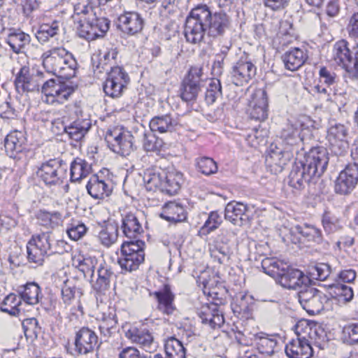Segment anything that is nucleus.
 Instances as JSON below:
<instances>
[{
	"instance_id": "obj_24",
	"label": "nucleus",
	"mask_w": 358,
	"mask_h": 358,
	"mask_svg": "<svg viewBox=\"0 0 358 358\" xmlns=\"http://www.w3.org/2000/svg\"><path fill=\"white\" fill-rule=\"evenodd\" d=\"M199 315L203 324H208L213 329L220 327L224 322V316L216 303L203 305Z\"/></svg>"
},
{
	"instance_id": "obj_32",
	"label": "nucleus",
	"mask_w": 358,
	"mask_h": 358,
	"mask_svg": "<svg viewBox=\"0 0 358 358\" xmlns=\"http://www.w3.org/2000/svg\"><path fill=\"white\" fill-rule=\"evenodd\" d=\"M113 277L114 273L110 266L106 263L100 264L97 269V277L95 282L93 283L94 289L99 292H103L108 289L110 281Z\"/></svg>"
},
{
	"instance_id": "obj_17",
	"label": "nucleus",
	"mask_w": 358,
	"mask_h": 358,
	"mask_svg": "<svg viewBox=\"0 0 358 358\" xmlns=\"http://www.w3.org/2000/svg\"><path fill=\"white\" fill-rule=\"evenodd\" d=\"M256 66L247 59L241 58L232 67V83L237 86L248 83L256 74Z\"/></svg>"
},
{
	"instance_id": "obj_13",
	"label": "nucleus",
	"mask_w": 358,
	"mask_h": 358,
	"mask_svg": "<svg viewBox=\"0 0 358 358\" xmlns=\"http://www.w3.org/2000/svg\"><path fill=\"white\" fill-rule=\"evenodd\" d=\"M303 324H298L296 327L298 338L292 340L285 346V353L289 358H310L313 356V348L306 336H300Z\"/></svg>"
},
{
	"instance_id": "obj_14",
	"label": "nucleus",
	"mask_w": 358,
	"mask_h": 358,
	"mask_svg": "<svg viewBox=\"0 0 358 358\" xmlns=\"http://www.w3.org/2000/svg\"><path fill=\"white\" fill-rule=\"evenodd\" d=\"M294 157L293 151L289 148H273L266 156L265 163L267 169L273 173L278 174L283 170L288 162Z\"/></svg>"
},
{
	"instance_id": "obj_39",
	"label": "nucleus",
	"mask_w": 358,
	"mask_h": 358,
	"mask_svg": "<svg viewBox=\"0 0 358 358\" xmlns=\"http://www.w3.org/2000/svg\"><path fill=\"white\" fill-rule=\"evenodd\" d=\"M351 52L348 41L343 39L340 40L336 42L333 46L331 59L336 64L343 68Z\"/></svg>"
},
{
	"instance_id": "obj_9",
	"label": "nucleus",
	"mask_w": 358,
	"mask_h": 358,
	"mask_svg": "<svg viewBox=\"0 0 358 358\" xmlns=\"http://www.w3.org/2000/svg\"><path fill=\"white\" fill-rule=\"evenodd\" d=\"M299 301L310 315H316L324 309L328 297L316 288L308 285L298 292Z\"/></svg>"
},
{
	"instance_id": "obj_3",
	"label": "nucleus",
	"mask_w": 358,
	"mask_h": 358,
	"mask_svg": "<svg viewBox=\"0 0 358 358\" xmlns=\"http://www.w3.org/2000/svg\"><path fill=\"white\" fill-rule=\"evenodd\" d=\"M329 162L328 152L322 147L311 149L303 160L296 162L289 176V185L301 189L305 184L320 178L325 171Z\"/></svg>"
},
{
	"instance_id": "obj_49",
	"label": "nucleus",
	"mask_w": 358,
	"mask_h": 358,
	"mask_svg": "<svg viewBox=\"0 0 358 358\" xmlns=\"http://www.w3.org/2000/svg\"><path fill=\"white\" fill-rule=\"evenodd\" d=\"M196 167L201 173L209 176L217 171V166L213 159L207 157H199L196 159Z\"/></svg>"
},
{
	"instance_id": "obj_35",
	"label": "nucleus",
	"mask_w": 358,
	"mask_h": 358,
	"mask_svg": "<svg viewBox=\"0 0 358 358\" xmlns=\"http://www.w3.org/2000/svg\"><path fill=\"white\" fill-rule=\"evenodd\" d=\"M90 127L89 120L82 119L74 121L64 129L71 139L78 142L85 136Z\"/></svg>"
},
{
	"instance_id": "obj_4",
	"label": "nucleus",
	"mask_w": 358,
	"mask_h": 358,
	"mask_svg": "<svg viewBox=\"0 0 358 358\" xmlns=\"http://www.w3.org/2000/svg\"><path fill=\"white\" fill-rule=\"evenodd\" d=\"M279 235L284 243L296 244L301 241L320 244L323 241L322 231L317 227L305 224L292 227L282 226L279 229Z\"/></svg>"
},
{
	"instance_id": "obj_56",
	"label": "nucleus",
	"mask_w": 358,
	"mask_h": 358,
	"mask_svg": "<svg viewBox=\"0 0 358 358\" xmlns=\"http://www.w3.org/2000/svg\"><path fill=\"white\" fill-rule=\"evenodd\" d=\"M81 294L80 289L70 285L68 281L64 282V285L62 289V296L65 303L70 304L73 299L76 296L80 297Z\"/></svg>"
},
{
	"instance_id": "obj_20",
	"label": "nucleus",
	"mask_w": 358,
	"mask_h": 358,
	"mask_svg": "<svg viewBox=\"0 0 358 358\" xmlns=\"http://www.w3.org/2000/svg\"><path fill=\"white\" fill-rule=\"evenodd\" d=\"M144 24L140 14L126 12L118 17V29L124 34L134 36L141 31Z\"/></svg>"
},
{
	"instance_id": "obj_46",
	"label": "nucleus",
	"mask_w": 358,
	"mask_h": 358,
	"mask_svg": "<svg viewBox=\"0 0 358 358\" xmlns=\"http://www.w3.org/2000/svg\"><path fill=\"white\" fill-rule=\"evenodd\" d=\"M164 348L167 358H185V349L182 343L174 337L166 341Z\"/></svg>"
},
{
	"instance_id": "obj_62",
	"label": "nucleus",
	"mask_w": 358,
	"mask_h": 358,
	"mask_svg": "<svg viewBox=\"0 0 358 358\" xmlns=\"http://www.w3.org/2000/svg\"><path fill=\"white\" fill-rule=\"evenodd\" d=\"M62 223V216L58 211L46 210V229L48 224L50 228L54 229L59 227Z\"/></svg>"
},
{
	"instance_id": "obj_58",
	"label": "nucleus",
	"mask_w": 358,
	"mask_h": 358,
	"mask_svg": "<svg viewBox=\"0 0 358 358\" xmlns=\"http://www.w3.org/2000/svg\"><path fill=\"white\" fill-rule=\"evenodd\" d=\"M320 82L325 84L329 87L335 89V85L337 83V77L334 72L328 69L326 67H322L319 71Z\"/></svg>"
},
{
	"instance_id": "obj_47",
	"label": "nucleus",
	"mask_w": 358,
	"mask_h": 358,
	"mask_svg": "<svg viewBox=\"0 0 358 358\" xmlns=\"http://www.w3.org/2000/svg\"><path fill=\"white\" fill-rule=\"evenodd\" d=\"M40 288L37 284L30 282L25 285L22 290H19V294L22 297V301L26 303L34 305L38 302V294Z\"/></svg>"
},
{
	"instance_id": "obj_43",
	"label": "nucleus",
	"mask_w": 358,
	"mask_h": 358,
	"mask_svg": "<svg viewBox=\"0 0 358 358\" xmlns=\"http://www.w3.org/2000/svg\"><path fill=\"white\" fill-rule=\"evenodd\" d=\"M73 264L85 277H94V268L97 264V259L95 257L79 256L73 259Z\"/></svg>"
},
{
	"instance_id": "obj_41",
	"label": "nucleus",
	"mask_w": 358,
	"mask_h": 358,
	"mask_svg": "<svg viewBox=\"0 0 358 358\" xmlns=\"http://www.w3.org/2000/svg\"><path fill=\"white\" fill-rule=\"evenodd\" d=\"M254 341L259 352L268 355L274 353L278 343L275 338L262 332L255 335Z\"/></svg>"
},
{
	"instance_id": "obj_2",
	"label": "nucleus",
	"mask_w": 358,
	"mask_h": 358,
	"mask_svg": "<svg viewBox=\"0 0 358 358\" xmlns=\"http://www.w3.org/2000/svg\"><path fill=\"white\" fill-rule=\"evenodd\" d=\"M231 24L227 13L219 11L213 13L206 5H199L187 15L184 28L186 41L192 44H199L208 36L217 38L222 36Z\"/></svg>"
},
{
	"instance_id": "obj_61",
	"label": "nucleus",
	"mask_w": 358,
	"mask_h": 358,
	"mask_svg": "<svg viewBox=\"0 0 358 358\" xmlns=\"http://www.w3.org/2000/svg\"><path fill=\"white\" fill-rule=\"evenodd\" d=\"M116 324L117 322L113 317L103 318L99 324L101 334L106 337L110 336L113 333V331L115 329Z\"/></svg>"
},
{
	"instance_id": "obj_31",
	"label": "nucleus",
	"mask_w": 358,
	"mask_h": 358,
	"mask_svg": "<svg viewBox=\"0 0 358 358\" xmlns=\"http://www.w3.org/2000/svg\"><path fill=\"white\" fill-rule=\"evenodd\" d=\"M182 182L183 176L182 173L177 171L164 172L162 192L169 195H175L180 189Z\"/></svg>"
},
{
	"instance_id": "obj_11",
	"label": "nucleus",
	"mask_w": 358,
	"mask_h": 358,
	"mask_svg": "<svg viewBox=\"0 0 358 358\" xmlns=\"http://www.w3.org/2000/svg\"><path fill=\"white\" fill-rule=\"evenodd\" d=\"M202 68L191 67L187 76L183 80L180 92L181 99L185 102L196 100L201 91Z\"/></svg>"
},
{
	"instance_id": "obj_48",
	"label": "nucleus",
	"mask_w": 358,
	"mask_h": 358,
	"mask_svg": "<svg viewBox=\"0 0 358 358\" xmlns=\"http://www.w3.org/2000/svg\"><path fill=\"white\" fill-rule=\"evenodd\" d=\"M331 294L338 301L345 303L350 301L354 296L351 287L342 283H336L329 285Z\"/></svg>"
},
{
	"instance_id": "obj_42",
	"label": "nucleus",
	"mask_w": 358,
	"mask_h": 358,
	"mask_svg": "<svg viewBox=\"0 0 358 358\" xmlns=\"http://www.w3.org/2000/svg\"><path fill=\"white\" fill-rule=\"evenodd\" d=\"M91 165L85 160L76 158L71 164V179L72 181H79L87 177L91 172Z\"/></svg>"
},
{
	"instance_id": "obj_50",
	"label": "nucleus",
	"mask_w": 358,
	"mask_h": 358,
	"mask_svg": "<svg viewBox=\"0 0 358 358\" xmlns=\"http://www.w3.org/2000/svg\"><path fill=\"white\" fill-rule=\"evenodd\" d=\"M322 222L323 228L327 234L335 233L342 228L340 220L329 212L324 213Z\"/></svg>"
},
{
	"instance_id": "obj_23",
	"label": "nucleus",
	"mask_w": 358,
	"mask_h": 358,
	"mask_svg": "<svg viewBox=\"0 0 358 358\" xmlns=\"http://www.w3.org/2000/svg\"><path fill=\"white\" fill-rule=\"evenodd\" d=\"M97 343V336L88 328H82L76 334L75 345L80 354L85 355L93 351Z\"/></svg>"
},
{
	"instance_id": "obj_12",
	"label": "nucleus",
	"mask_w": 358,
	"mask_h": 358,
	"mask_svg": "<svg viewBox=\"0 0 358 358\" xmlns=\"http://www.w3.org/2000/svg\"><path fill=\"white\" fill-rule=\"evenodd\" d=\"M268 96L264 89L254 91L248 100L247 113L251 119L264 121L268 117Z\"/></svg>"
},
{
	"instance_id": "obj_6",
	"label": "nucleus",
	"mask_w": 358,
	"mask_h": 358,
	"mask_svg": "<svg viewBox=\"0 0 358 358\" xmlns=\"http://www.w3.org/2000/svg\"><path fill=\"white\" fill-rule=\"evenodd\" d=\"M105 140L108 148L115 153L128 156L134 150V136L123 127H115L106 131Z\"/></svg>"
},
{
	"instance_id": "obj_40",
	"label": "nucleus",
	"mask_w": 358,
	"mask_h": 358,
	"mask_svg": "<svg viewBox=\"0 0 358 358\" xmlns=\"http://www.w3.org/2000/svg\"><path fill=\"white\" fill-rule=\"evenodd\" d=\"M122 227L125 236L130 239L136 238L143 231L137 217L132 213L127 214L122 219Z\"/></svg>"
},
{
	"instance_id": "obj_1",
	"label": "nucleus",
	"mask_w": 358,
	"mask_h": 358,
	"mask_svg": "<svg viewBox=\"0 0 358 358\" xmlns=\"http://www.w3.org/2000/svg\"><path fill=\"white\" fill-rule=\"evenodd\" d=\"M76 64L64 48L46 52V73L55 76L46 81V103L63 104L73 94V86L64 80L75 76Z\"/></svg>"
},
{
	"instance_id": "obj_59",
	"label": "nucleus",
	"mask_w": 358,
	"mask_h": 358,
	"mask_svg": "<svg viewBox=\"0 0 358 358\" xmlns=\"http://www.w3.org/2000/svg\"><path fill=\"white\" fill-rule=\"evenodd\" d=\"M69 238L73 241L81 238L87 232V227L83 223L71 224L66 231Z\"/></svg>"
},
{
	"instance_id": "obj_16",
	"label": "nucleus",
	"mask_w": 358,
	"mask_h": 358,
	"mask_svg": "<svg viewBox=\"0 0 358 358\" xmlns=\"http://www.w3.org/2000/svg\"><path fill=\"white\" fill-rule=\"evenodd\" d=\"M251 215L249 206L242 202L231 201L224 209L225 220L236 226L248 224Z\"/></svg>"
},
{
	"instance_id": "obj_7",
	"label": "nucleus",
	"mask_w": 358,
	"mask_h": 358,
	"mask_svg": "<svg viewBox=\"0 0 358 358\" xmlns=\"http://www.w3.org/2000/svg\"><path fill=\"white\" fill-rule=\"evenodd\" d=\"M87 13V17H84V23L80 24L79 34L81 37L88 41L94 40L103 36L110 27V21L106 17H98L93 8H85L82 10Z\"/></svg>"
},
{
	"instance_id": "obj_38",
	"label": "nucleus",
	"mask_w": 358,
	"mask_h": 358,
	"mask_svg": "<svg viewBox=\"0 0 358 358\" xmlns=\"http://www.w3.org/2000/svg\"><path fill=\"white\" fill-rule=\"evenodd\" d=\"M223 239L222 236L219 237L213 247L210 249L211 257L217 259L220 264L228 262L232 254L227 241Z\"/></svg>"
},
{
	"instance_id": "obj_22",
	"label": "nucleus",
	"mask_w": 358,
	"mask_h": 358,
	"mask_svg": "<svg viewBox=\"0 0 358 358\" xmlns=\"http://www.w3.org/2000/svg\"><path fill=\"white\" fill-rule=\"evenodd\" d=\"M65 178L66 169L61 160L53 159L46 162V185H54L57 191H60Z\"/></svg>"
},
{
	"instance_id": "obj_15",
	"label": "nucleus",
	"mask_w": 358,
	"mask_h": 358,
	"mask_svg": "<svg viewBox=\"0 0 358 358\" xmlns=\"http://www.w3.org/2000/svg\"><path fill=\"white\" fill-rule=\"evenodd\" d=\"M357 182V166L355 164L348 165L337 177L335 181V192L340 194H348L355 189Z\"/></svg>"
},
{
	"instance_id": "obj_63",
	"label": "nucleus",
	"mask_w": 358,
	"mask_h": 358,
	"mask_svg": "<svg viewBox=\"0 0 358 358\" xmlns=\"http://www.w3.org/2000/svg\"><path fill=\"white\" fill-rule=\"evenodd\" d=\"M119 358H152V357L141 354L136 348L127 347L120 352Z\"/></svg>"
},
{
	"instance_id": "obj_37",
	"label": "nucleus",
	"mask_w": 358,
	"mask_h": 358,
	"mask_svg": "<svg viewBox=\"0 0 358 358\" xmlns=\"http://www.w3.org/2000/svg\"><path fill=\"white\" fill-rule=\"evenodd\" d=\"M164 172L155 169H148L144 172L143 181L149 191L159 190L162 192Z\"/></svg>"
},
{
	"instance_id": "obj_54",
	"label": "nucleus",
	"mask_w": 358,
	"mask_h": 358,
	"mask_svg": "<svg viewBox=\"0 0 358 358\" xmlns=\"http://www.w3.org/2000/svg\"><path fill=\"white\" fill-rule=\"evenodd\" d=\"M222 94V87L219 80L213 79L206 92V101L208 103H213Z\"/></svg>"
},
{
	"instance_id": "obj_5",
	"label": "nucleus",
	"mask_w": 358,
	"mask_h": 358,
	"mask_svg": "<svg viewBox=\"0 0 358 358\" xmlns=\"http://www.w3.org/2000/svg\"><path fill=\"white\" fill-rule=\"evenodd\" d=\"M144 245L145 243L141 240L127 241L122 244L118 263L122 270L135 271L144 262Z\"/></svg>"
},
{
	"instance_id": "obj_44",
	"label": "nucleus",
	"mask_w": 358,
	"mask_h": 358,
	"mask_svg": "<svg viewBox=\"0 0 358 358\" xmlns=\"http://www.w3.org/2000/svg\"><path fill=\"white\" fill-rule=\"evenodd\" d=\"M285 266L282 262L274 257L265 258L262 262V266L264 273L275 278L276 280L283 273Z\"/></svg>"
},
{
	"instance_id": "obj_45",
	"label": "nucleus",
	"mask_w": 358,
	"mask_h": 358,
	"mask_svg": "<svg viewBox=\"0 0 358 358\" xmlns=\"http://www.w3.org/2000/svg\"><path fill=\"white\" fill-rule=\"evenodd\" d=\"M29 41V36L22 31L11 32L6 38L7 43L15 53H20Z\"/></svg>"
},
{
	"instance_id": "obj_19",
	"label": "nucleus",
	"mask_w": 358,
	"mask_h": 358,
	"mask_svg": "<svg viewBox=\"0 0 358 358\" xmlns=\"http://www.w3.org/2000/svg\"><path fill=\"white\" fill-rule=\"evenodd\" d=\"M125 336L131 342L138 345L145 351L152 353L157 348V343L152 335L146 329L131 327L125 331Z\"/></svg>"
},
{
	"instance_id": "obj_33",
	"label": "nucleus",
	"mask_w": 358,
	"mask_h": 358,
	"mask_svg": "<svg viewBox=\"0 0 358 358\" xmlns=\"http://www.w3.org/2000/svg\"><path fill=\"white\" fill-rule=\"evenodd\" d=\"M149 126L152 131L171 132L176 129L178 122L170 115L156 116L150 120Z\"/></svg>"
},
{
	"instance_id": "obj_34",
	"label": "nucleus",
	"mask_w": 358,
	"mask_h": 358,
	"mask_svg": "<svg viewBox=\"0 0 358 358\" xmlns=\"http://www.w3.org/2000/svg\"><path fill=\"white\" fill-rule=\"evenodd\" d=\"M161 217L169 222H180L185 220L186 213L181 205L169 202L164 206Z\"/></svg>"
},
{
	"instance_id": "obj_57",
	"label": "nucleus",
	"mask_w": 358,
	"mask_h": 358,
	"mask_svg": "<svg viewBox=\"0 0 358 358\" xmlns=\"http://www.w3.org/2000/svg\"><path fill=\"white\" fill-rule=\"evenodd\" d=\"M331 267L328 264L318 263L312 268L310 274L317 280H325L331 274Z\"/></svg>"
},
{
	"instance_id": "obj_21",
	"label": "nucleus",
	"mask_w": 358,
	"mask_h": 358,
	"mask_svg": "<svg viewBox=\"0 0 358 358\" xmlns=\"http://www.w3.org/2000/svg\"><path fill=\"white\" fill-rule=\"evenodd\" d=\"M89 194L96 199H103L110 195L113 191L112 182L102 176H92L86 186Z\"/></svg>"
},
{
	"instance_id": "obj_51",
	"label": "nucleus",
	"mask_w": 358,
	"mask_h": 358,
	"mask_svg": "<svg viewBox=\"0 0 358 358\" xmlns=\"http://www.w3.org/2000/svg\"><path fill=\"white\" fill-rule=\"evenodd\" d=\"M343 69L348 72L350 77L358 78V46L352 48L349 58Z\"/></svg>"
},
{
	"instance_id": "obj_28",
	"label": "nucleus",
	"mask_w": 358,
	"mask_h": 358,
	"mask_svg": "<svg viewBox=\"0 0 358 358\" xmlns=\"http://www.w3.org/2000/svg\"><path fill=\"white\" fill-rule=\"evenodd\" d=\"M20 296L10 293L0 301V310L13 317H19L24 312Z\"/></svg>"
},
{
	"instance_id": "obj_27",
	"label": "nucleus",
	"mask_w": 358,
	"mask_h": 358,
	"mask_svg": "<svg viewBox=\"0 0 358 358\" xmlns=\"http://www.w3.org/2000/svg\"><path fill=\"white\" fill-rule=\"evenodd\" d=\"M26 138L22 131L15 130L10 132L4 140L5 150L8 155L15 158L22 150Z\"/></svg>"
},
{
	"instance_id": "obj_29",
	"label": "nucleus",
	"mask_w": 358,
	"mask_h": 358,
	"mask_svg": "<svg viewBox=\"0 0 358 358\" xmlns=\"http://www.w3.org/2000/svg\"><path fill=\"white\" fill-rule=\"evenodd\" d=\"M41 235L33 236L27 245V257L30 262L43 265L45 257L44 244Z\"/></svg>"
},
{
	"instance_id": "obj_36",
	"label": "nucleus",
	"mask_w": 358,
	"mask_h": 358,
	"mask_svg": "<svg viewBox=\"0 0 358 358\" xmlns=\"http://www.w3.org/2000/svg\"><path fill=\"white\" fill-rule=\"evenodd\" d=\"M117 237L118 226L115 222H108L101 227L98 235L100 243L106 248L114 244L117 241Z\"/></svg>"
},
{
	"instance_id": "obj_55",
	"label": "nucleus",
	"mask_w": 358,
	"mask_h": 358,
	"mask_svg": "<svg viewBox=\"0 0 358 358\" xmlns=\"http://www.w3.org/2000/svg\"><path fill=\"white\" fill-rule=\"evenodd\" d=\"M29 78L30 76L29 67L26 66H22L20 71L17 73L15 80V87L18 92L26 91V87L27 85L28 81L29 80Z\"/></svg>"
},
{
	"instance_id": "obj_60",
	"label": "nucleus",
	"mask_w": 358,
	"mask_h": 358,
	"mask_svg": "<svg viewBox=\"0 0 358 358\" xmlns=\"http://www.w3.org/2000/svg\"><path fill=\"white\" fill-rule=\"evenodd\" d=\"M222 222V218L217 212H211L205 222L202 229L210 233L217 229Z\"/></svg>"
},
{
	"instance_id": "obj_52",
	"label": "nucleus",
	"mask_w": 358,
	"mask_h": 358,
	"mask_svg": "<svg viewBox=\"0 0 358 358\" xmlns=\"http://www.w3.org/2000/svg\"><path fill=\"white\" fill-rule=\"evenodd\" d=\"M310 92L313 95H317L319 99L327 101H334L333 96L336 94V89L321 85H316L311 87Z\"/></svg>"
},
{
	"instance_id": "obj_10",
	"label": "nucleus",
	"mask_w": 358,
	"mask_h": 358,
	"mask_svg": "<svg viewBox=\"0 0 358 358\" xmlns=\"http://www.w3.org/2000/svg\"><path fill=\"white\" fill-rule=\"evenodd\" d=\"M129 82L127 73L120 66L111 68L103 85V91L107 96L120 97Z\"/></svg>"
},
{
	"instance_id": "obj_53",
	"label": "nucleus",
	"mask_w": 358,
	"mask_h": 358,
	"mask_svg": "<svg viewBox=\"0 0 358 358\" xmlns=\"http://www.w3.org/2000/svg\"><path fill=\"white\" fill-rule=\"evenodd\" d=\"M344 341L349 344L358 343V322H352L343 328Z\"/></svg>"
},
{
	"instance_id": "obj_26",
	"label": "nucleus",
	"mask_w": 358,
	"mask_h": 358,
	"mask_svg": "<svg viewBox=\"0 0 358 358\" xmlns=\"http://www.w3.org/2000/svg\"><path fill=\"white\" fill-rule=\"evenodd\" d=\"M303 124L299 120L289 121L282 129L280 138L287 145L294 146L302 141L300 132Z\"/></svg>"
},
{
	"instance_id": "obj_30",
	"label": "nucleus",
	"mask_w": 358,
	"mask_h": 358,
	"mask_svg": "<svg viewBox=\"0 0 358 358\" xmlns=\"http://www.w3.org/2000/svg\"><path fill=\"white\" fill-rule=\"evenodd\" d=\"M282 58L285 67L287 70L294 71L305 63L308 56L303 50L295 48L286 52Z\"/></svg>"
},
{
	"instance_id": "obj_64",
	"label": "nucleus",
	"mask_w": 358,
	"mask_h": 358,
	"mask_svg": "<svg viewBox=\"0 0 358 358\" xmlns=\"http://www.w3.org/2000/svg\"><path fill=\"white\" fill-rule=\"evenodd\" d=\"M16 116L15 109L6 101L0 104V117L3 119H13Z\"/></svg>"
},
{
	"instance_id": "obj_25",
	"label": "nucleus",
	"mask_w": 358,
	"mask_h": 358,
	"mask_svg": "<svg viewBox=\"0 0 358 358\" xmlns=\"http://www.w3.org/2000/svg\"><path fill=\"white\" fill-rule=\"evenodd\" d=\"M153 295L157 301V308L159 311L167 315L174 314L176 311V308L173 303L175 296L169 286L165 285L163 289L155 292Z\"/></svg>"
},
{
	"instance_id": "obj_18",
	"label": "nucleus",
	"mask_w": 358,
	"mask_h": 358,
	"mask_svg": "<svg viewBox=\"0 0 358 358\" xmlns=\"http://www.w3.org/2000/svg\"><path fill=\"white\" fill-rule=\"evenodd\" d=\"M277 282L285 288L299 291L309 285L310 280L298 269L285 268Z\"/></svg>"
},
{
	"instance_id": "obj_8",
	"label": "nucleus",
	"mask_w": 358,
	"mask_h": 358,
	"mask_svg": "<svg viewBox=\"0 0 358 358\" xmlns=\"http://www.w3.org/2000/svg\"><path fill=\"white\" fill-rule=\"evenodd\" d=\"M349 128L347 125L330 122L327 129L326 140L332 152L336 155H343L349 149Z\"/></svg>"
}]
</instances>
